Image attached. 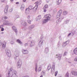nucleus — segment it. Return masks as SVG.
I'll return each mask as SVG.
<instances>
[{
    "mask_svg": "<svg viewBox=\"0 0 77 77\" xmlns=\"http://www.w3.org/2000/svg\"><path fill=\"white\" fill-rule=\"evenodd\" d=\"M45 17L47 20H50V18H51V15L49 14H48L45 16Z\"/></svg>",
    "mask_w": 77,
    "mask_h": 77,
    "instance_id": "f257e3e1",
    "label": "nucleus"
},
{
    "mask_svg": "<svg viewBox=\"0 0 77 77\" xmlns=\"http://www.w3.org/2000/svg\"><path fill=\"white\" fill-rule=\"evenodd\" d=\"M35 4L36 5L34 8V9H35V10H36V9H37V8H38V5H39V2H37L35 3Z\"/></svg>",
    "mask_w": 77,
    "mask_h": 77,
    "instance_id": "f03ea898",
    "label": "nucleus"
},
{
    "mask_svg": "<svg viewBox=\"0 0 77 77\" xmlns=\"http://www.w3.org/2000/svg\"><path fill=\"white\" fill-rule=\"evenodd\" d=\"M62 10H60L59 11L57 15V18H59L60 17V16L62 14Z\"/></svg>",
    "mask_w": 77,
    "mask_h": 77,
    "instance_id": "7ed1b4c3",
    "label": "nucleus"
},
{
    "mask_svg": "<svg viewBox=\"0 0 77 77\" xmlns=\"http://www.w3.org/2000/svg\"><path fill=\"white\" fill-rule=\"evenodd\" d=\"M22 51L23 54H28V53H29L28 51H27V50L23 49L22 50Z\"/></svg>",
    "mask_w": 77,
    "mask_h": 77,
    "instance_id": "20e7f679",
    "label": "nucleus"
},
{
    "mask_svg": "<svg viewBox=\"0 0 77 77\" xmlns=\"http://www.w3.org/2000/svg\"><path fill=\"white\" fill-rule=\"evenodd\" d=\"M6 43L5 42H3L2 44L3 48H5L6 47Z\"/></svg>",
    "mask_w": 77,
    "mask_h": 77,
    "instance_id": "39448f33",
    "label": "nucleus"
},
{
    "mask_svg": "<svg viewBox=\"0 0 77 77\" xmlns=\"http://www.w3.org/2000/svg\"><path fill=\"white\" fill-rule=\"evenodd\" d=\"M54 65L53 66H54V68H52L51 69V72L52 73H54V70H55V68H54Z\"/></svg>",
    "mask_w": 77,
    "mask_h": 77,
    "instance_id": "423d86ee",
    "label": "nucleus"
},
{
    "mask_svg": "<svg viewBox=\"0 0 77 77\" xmlns=\"http://www.w3.org/2000/svg\"><path fill=\"white\" fill-rule=\"evenodd\" d=\"M5 9L4 10V12L5 13V14H6V13H7V12H8V6H7L5 7Z\"/></svg>",
    "mask_w": 77,
    "mask_h": 77,
    "instance_id": "0eeeda50",
    "label": "nucleus"
},
{
    "mask_svg": "<svg viewBox=\"0 0 77 77\" xmlns=\"http://www.w3.org/2000/svg\"><path fill=\"white\" fill-rule=\"evenodd\" d=\"M21 64H22V61L21 60H19L17 63V65L18 66H19V65L21 66Z\"/></svg>",
    "mask_w": 77,
    "mask_h": 77,
    "instance_id": "6e6552de",
    "label": "nucleus"
},
{
    "mask_svg": "<svg viewBox=\"0 0 77 77\" xmlns=\"http://www.w3.org/2000/svg\"><path fill=\"white\" fill-rule=\"evenodd\" d=\"M61 2H62V0H58V1H56V3L57 5H59Z\"/></svg>",
    "mask_w": 77,
    "mask_h": 77,
    "instance_id": "1a4fd4ad",
    "label": "nucleus"
},
{
    "mask_svg": "<svg viewBox=\"0 0 77 77\" xmlns=\"http://www.w3.org/2000/svg\"><path fill=\"white\" fill-rule=\"evenodd\" d=\"M73 52L75 54H77V48H75L73 50Z\"/></svg>",
    "mask_w": 77,
    "mask_h": 77,
    "instance_id": "9d476101",
    "label": "nucleus"
},
{
    "mask_svg": "<svg viewBox=\"0 0 77 77\" xmlns=\"http://www.w3.org/2000/svg\"><path fill=\"white\" fill-rule=\"evenodd\" d=\"M72 73L74 75H77V73L74 71H72Z\"/></svg>",
    "mask_w": 77,
    "mask_h": 77,
    "instance_id": "9b49d317",
    "label": "nucleus"
},
{
    "mask_svg": "<svg viewBox=\"0 0 77 77\" xmlns=\"http://www.w3.org/2000/svg\"><path fill=\"white\" fill-rule=\"evenodd\" d=\"M20 9L21 10H23L24 9V5L23 4L22 5Z\"/></svg>",
    "mask_w": 77,
    "mask_h": 77,
    "instance_id": "f8f14e48",
    "label": "nucleus"
},
{
    "mask_svg": "<svg viewBox=\"0 0 77 77\" xmlns=\"http://www.w3.org/2000/svg\"><path fill=\"white\" fill-rule=\"evenodd\" d=\"M17 42H18L19 44H22V42H21V41H20L19 39L17 40Z\"/></svg>",
    "mask_w": 77,
    "mask_h": 77,
    "instance_id": "ddd939ff",
    "label": "nucleus"
},
{
    "mask_svg": "<svg viewBox=\"0 0 77 77\" xmlns=\"http://www.w3.org/2000/svg\"><path fill=\"white\" fill-rule=\"evenodd\" d=\"M47 19L44 20L43 21V23H47Z\"/></svg>",
    "mask_w": 77,
    "mask_h": 77,
    "instance_id": "4468645a",
    "label": "nucleus"
},
{
    "mask_svg": "<svg viewBox=\"0 0 77 77\" xmlns=\"http://www.w3.org/2000/svg\"><path fill=\"white\" fill-rule=\"evenodd\" d=\"M68 14V12L66 11H64L63 12V15H66Z\"/></svg>",
    "mask_w": 77,
    "mask_h": 77,
    "instance_id": "2eb2a0df",
    "label": "nucleus"
},
{
    "mask_svg": "<svg viewBox=\"0 0 77 77\" xmlns=\"http://www.w3.org/2000/svg\"><path fill=\"white\" fill-rule=\"evenodd\" d=\"M48 70H50L51 69V65H49L48 66Z\"/></svg>",
    "mask_w": 77,
    "mask_h": 77,
    "instance_id": "dca6fc26",
    "label": "nucleus"
},
{
    "mask_svg": "<svg viewBox=\"0 0 77 77\" xmlns=\"http://www.w3.org/2000/svg\"><path fill=\"white\" fill-rule=\"evenodd\" d=\"M33 8V7L32 6H29V9H32Z\"/></svg>",
    "mask_w": 77,
    "mask_h": 77,
    "instance_id": "f3484780",
    "label": "nucleus"
},
{
    "mask_svg": "<svg viewBox=\"0 0 77 77\" xmlns=\"http://www.w3.org/2000/svg\"><path fill=\"white\" fill-rule=\"evenodd\" d=\"M44 8H48V5L46 4L45 5Z\"/></svg>",
    "mask_w": 77,
    "mask_h": 77,
    "instance_id": "a211bd4d",
    "label": "nucleus"
},
{
    "mask_svg": "<svg viewBox=\"0 0 77 77\" xmlns=\"http://www.w3.org/2000/svg\"><path fill=\"white\" fill-rule=\"evenodd\" d=\"M69 74H68V72L65 75V77H69Z\"/></svg>",
    "mask_w": 77,
    "mask_h": 77,
    "instance_id": "6ab92c4d",
    "label": "nucleus"
},
{
    "mask_svg": "<svg viewBox=\"0 0 77 77\" xmlns=\"http://www.w3.org/2000/svg\"><path fill=\"white\" fill-rule=\"evenodd\" d=\"M57 73H58V72L57 71L55 72V76H56L57 75Z\"/></svg>",
    "mask_w": 77,
    "mask_h": 77,
    "instance_id": "aec40b11",
    "label": "nucleus"
},
{
    "mask_svg": "<svg viewBox=\"0 0 77 77\" xmlns=\"http://www.w3.org/2000/svg\"><path fill=\"white\" fill-rule=\"evenodd\" d=\"M28 23L29 24H31V20H28Z\"/></svg>",
    "mask_w": 77,
    "mask_h": 77,
    "instance_id": "412c9836",
    "label": "nucleus"
},
{
    "mask_svg": "<svg viewBox=\"0 0 77 77\" xmlns=\"http://www.w3.org/2000/svg\"><path fill=\"white\" fill-rule=\"evenodd\" d=\"M38 70L39 71H41V67H39L38 69Z\"/></svg>",
    "mask_w": 77,
    "mask_h": 77,
    "instance_id": "4be33fe9",
    "label": "nucleus"
},
{
    "mask_svg": "<svg viewBox=\"0 0 77 77\" xmlns=\"http://www.w3.org/2000/svg\"><path fill=\"white\" fill-rule=\"evenodd\" d=\"M17 29V28H16V27H15L14 26H13V29L14 30L16 29Z\"/></svg>",
    "mask_w": 77,
    "mask_h": 77,
    "instance_id": "5701e85b",
    "label": "nucleus"
},
{
    "mask_svg": "<svg viewBox=\"0 0 77 77\" xmlns=\"http://www.w3.org/2000/svg\"><path fill=\"white\" fill-rule=\"evenodd\" d=\"M31 27V29H33L34 28V25H32Z\"/></svg>",
    "mask_w": 77,
    "mask_h": 77,
    "instance_id": "b1692460",
    "label": "nucleus"
},
{
    "mask_svg": "<svg viewBox=\"0 0 77 77\" xmlns=\"http://www.w3.org/2000/svg\"><path fill=\"white\" fill-rule=\"evenodd\" d=\"M31 44H33L32 46H33L35 45V43L31 42Z\"/></svg>",
    "mask_w": 77,
    "mask_h": 77,
    "instance_id": "393cba45",
    "label": "nucleus"
},
{
    "mask_svg": "<svg viewBox=\"0 0 77 77\" xmlns=\"http://www.w3.org/2000/svg\"><path fill=\"white\" fill-rule=\"evenodd\" d=\"M40 43L41 44V43H43V40H41L40 41Z\"/></svg>",
    "mask_w": 77,
    "mask_h": 77,
    "instance_id": "a878e982",
    "label": "nucleus"
},
{
    "mask_svg": "<svg viewBox=\"0 0 77 77\" xmlns=\"http://www.w3.org/2000/svg\"><path fill=\"white\" fill-rule=\"evenodd\" d=\"M74 61H75L76 62L77 61V57L75 58L74 59Z\"/></svg>",
    "mask_w": 77,
    "mask_h": 77,
    "instance_id": "bb28decb",
    "label": "nucleus"
},
{
    "mask_svg": "<svg viewBox=\"0 0 77 77\" xmlns=\"http://www.w3.org/2000/svg\"><path fill=\"white\" fill-rule=\"evenodd\" d=\"M1 31L2 32H3V31H4V28H2V29H1Z\"/></svg>",
    "mask_w": 77,
    "mask_h": 77,
    "instance_id": "cd10ccee",
    "label": "nucleus"
},
{
    "mask_svg": "<svg viewBox=\"0 0 77 77\" xmlns=\"http://www.w3.org/2000/svg\"><path fill=\"white\" fill-rule=\"evenodd\" d=\"M67 54V52H64V56H65V55H66Z\"/></svg>",
    "mask_w": 77,
    "mask_h": 77,
    "instance_id": "c85d7f7f",
    "label": "nucleus"
},
{
    "mask_svg": "<svg viewBox=\"0 0 77 77\" xmlns=\"http://www.w3.org/2000/svg\"><path fill=\"white\" fill-rule=\"evenodd\" d=\"M44 12H47V10L45 9L44 10Z\"/></svg>",
    "mask_w": 77,
    "mask_h": 77,
    "instance_id": "c756f323",
    "label": "nucleus"
},
{
    "mask_svg": "<svg viewBox=\"0 0 77 77\" xmlns=\"http://www.w3.org/2000/svg\"><path fill=\"white\" fill-rule=\"evenodd\" d=\"M4 18L5 19H8V17L6 16H5L4 17Z\"/></svg>",
    "mask_w": 77,
    "mask_h": 77,
    "instance_id": "7c9ffc66",
    "label": "nucleus"
},
{
    "mask_svg": "<svg viewBox=\"0 0 77 77\" xmlns=\"http://www.w3.org/2000/svg\"><path fill=\"white\" fill-rule=\"evenodd\" d=\"M14 30H15V32H17V29H14Z\"/></svg>",
    "mask_w": 77,
    "mask_h": 77,
    "instance_id": "2f4dec72",
    "label": "nucleus"
},
{
    "mask_svg": "<svg viewBox=\"0 0 77 77\" xmlns=\"http://www.w3.org/2000/svg\"><path fill=\"white\" fill-rule=\"evenodd\" d=\"M23 26H26V23H24L23 24Z\"/></svg>",
    "mask_w": 77,
    "mask_h": 77,
    "instance_id": "473e14b6",
    "label": "nucleus"
},
{
    "mask_svg": "<svg viewBox=\"0 0 77 77\" xmlns=\"http://www.w3.org/2000/svg\"><path fill=\"white\" fill-rule=\"evenodd\" d=\"M30 16H27V18H28V19H29L30 18Z\"/></svg>",
    "mask_w": 77,
    "mask_h": 77,
    "instance_id": "72a5a7b5",
    "label": "nucleus"
},
{
    "mask_svg": "<svg viewBox=\"0 0 77 77\" xmlns=\"http://www.w3.org/2000/svg\"><path fill=\"white\" fill-rule=\"evenodd\" d=\"M35 69V71H36V70H37V67H36Z\"/></svg>",
    "mask_w": 77,
    "mask_h": 77,
    "instance_id": "f704fd0d",
    "label": "nucleus"
},
{
    "mask_svg": "<svg viewBox=\"0 0 77 77\" xmlns=\"http://www.w3.org/2000/svg\"><path fill=\"white\" fill-rule=\"evenodd\" d=\"M71 33H69V34H68V36H69L70 35H71Z\"/></svg>",
    "mask_w": 77,
    "mask_h": 77,
    "instance_id": "c9c22d12",
    "label": "nucleus"
},
{
    "mask_svg": "<svg viewBox=\"0 0 77 77\" xmlns=\"http://www.w3.org/2000/svg\"><path fill=\"white\" fill-rule=\"evenodd\" d=\"M16 4H17V5H18V4H19V2H17L16 3Z\"/></svg>",
    "mask_w": 77,
    "mask_h": 77,
    "instance_id": "e433bc0d",
    "label": "nucleus"
},
{
    "mask_svg": "<svg viewBox=\"0 0 77 77\" xmlns=\"http://www.w3.org/2000/svg\"><path fill=\"white\" fill-rule=\"evenodd\" d=\"M26 1V0H23V2H25Z\"/></svg>",
    "mask_w": 77,
    "mask_h": 77,
    "instance_id": "4c0bfd02",
    "label": "nucleus"
},
{
    "mask_svg": "<svg viewBox=\"0 0 77 77\" xmlns=\"http://www.w3.org/2000/svg\"><path fill=\"white\" fill-rule=\"evenodd\" d=\"M1 44H2V42H1V41H0V45H1Z\"/></svg>",
    "mask_w": 77,
    "mask_h": 77,
    "instance_id": "58836bf2",
    "label": "nucleus"
},
{
    "mask_svg": "<svg viewBox=\"0 0 77 77\" xmlns=\"http://www.w3.org/2000/svg\"><path fill=\"white\" fill-rule=\"evenodd\" d=\"M27 9H26V12H27Z\"/></svg>",
    "mask_w": 77,
    "mask_h": 77,
    "instance_id": "ea45409f",
    "label": "nucleus"
},
{
    "mask_svg": "<svg viewBox=\"0 0 77 77\" xmlns=\"http://www.w3.org/2000/svg\"><path fill=\"white\" fill-rule=\"evenodd\" d=\"M14 0H10L11 2H13Z\"/></svg>",
    "mask_w": 77,
    "mask_h": 77,
    "instance_id": "a19ab883",
    "label": "nucleus"
},
{
    "mask_svg": "<svg viewBox=\"0 0 77 77\" xmlns=\"http://www.w3.org/2000/svg\"><path fill=\"white\" fill-rule=\"evenodd\" d=\"M9 52H10V51L9 50L7 52V53H9Z\"/></svg>",
    "mask_w": 77,
    "mask_h": 77,
    "instance_id": "79ce46f5",
    "label": "nucleus"
},
{
    "mask_svg": "<svg viewBox=\"0 0 77 77\" xmlns=\"http://www.w3.org/2000/svg\"><path fill=\"white\" fill-rule=\"evenodd\" d=\"M2 28V26H0V29Z\"/></svg>",
    "mask_w": 77,
    "mask_h": 77,
    "instance_id": "37998d69",
    "label": "nucleus"
},
{
    "mask_svg": "<svg viewBox=\"0 0 77 77\" xmlns=\"http://www.w3.org/2000/svg\"><path fill=\"white\" fill-rule=\"evenodd\" d=\"M40 77H43V76L42 75H41Z\"/></svg>",
    "mask_w": 77,
    "mask_h": 77,
    "instance_id": "c03bdc74",
    "label": "nucleus"
},
{
    "mask_svg": "<svg viewBox=\"0 0 77 77\" xmlns=\"http://www.w3.org/2000/svg\"><path fill=\"white\" fill-rule=\"evenodd\" d=\"M38 17H41V15H39L38 16Z\"/></svg>",
    "mask_w": 77,
    "mask_h": 77,
    "instance_id": "a18cd8bd",
    "label": "nucleus"
},
{
    "mask_svg": "<svg viewBox=\"0 0 77 77\" xmlns=\"http://www.w3.org/2000/svg\"><path fill=\"white\" fill-rule=\"evenodd\" d=\"M0 77H2V76H1V75H0Z\"/></svg>",
    "mask_w": 77,
    "mask_h": 77,
    "instance_id": "49530a36",
    "label": "nucleus"
},
{
    "mask_svg": "<svg viewBox=\"0 0 77 77\" xmlns=\"http://www.w3.org/2000/svg\"><path fill=\"white\" fill-rule=\"evenodd\" d=\"M73 0H70V1H73Z\"/></svg>",
    "mask_w": 77,
    "mask_h": 77,
    "instance_id": "de8ad7c7",
    "label": "nucleus"
},
{
    "mask_svg": "<svg viewBox=\"0 0 77 77\" xmlns=\"http://www.w3.org/2000/svg\"><path fill=\"white\" fill-rule=\"evenodd\" d=\"M26 77H29V76H26Z\"/></svg>",
    "mask_w": 77,
    "mask_h": 77,
    "instance_id": "09e8293b",
    "label": "nucleus"
},
{
    "mask_svg": "<svg viewBox=\"0 0 77 77\" xmlns=\"http://www.w3.org/2000/svg\"><path fill=\"white\" fill-rule=\"evenodd\" d=\"M32 0V1H35V0Z\"/></svg>",
    "mask_w": 77,
    "mask_h": 77,
    "instance_id": "8fccbe9b",
    "label": "nucleus"
},
{
    "mask_svg": "<svg viewBox=\"0 0 77 77\" xmlns=\"http://www.w3.org/2000/svg\"><path fill=\"white\" fill-rule=\"evenodd\" d=\"M4 33V32H2L1 33Z\"/></svg>",
    "mask_w": 77,
    "mask_h": 77,
    "instance_id": "3c124183",
    "label": "nucleus"
},
{
    "mask_svg": "<svg viewBox=\"0 0 77 77\" xmlns=\"http://www.w3.org/2000/svg\"><path fill=\"white\" fill-rule=\"evenodd\" d=\"M28 12H29V10L28 11Z\"/></svg>",
    "mask_w": 77,
    "mask_h": 77,
    "instance_id": "603ef678",
    "label": "nucleus"
},
{
    "mask_svg": "<svg viewBox=\"0 0 77 77\" xmlns=\"http://www.w3.org/2000/svg\"><path fill=\"white\" fill-rule=\"evenodd\" d=\"M42 73H43V72H42L41 74H42Z\"/></svg>",
    "mask_w": 77,
    "mask_h": 77,
    "instance_id": "864d4df0",
    "label": "nucleus"
},
{
    "mask_svg": "<svg viewBox=\"0 0 77 77\" xmlns=\"http://www.w3.org/2000/svg\"><path fill=\"white\" fill-rule=\"evenodd\" d=\"M60 58H61V57H60Z\"/></svg>",
    "mask_w": 77,
    "mask_h": 77,
    "instance_id": "5fc2aeb1",
    "label": "nucleus"
},
{
    "mask_svg": "<svg viewBox=\"0 0 77 77\" xmlns=\"http://www.w3.org/2000/svg\"><path fill=\"white\" fill-rule=\"evenodd\" d=\"M44 73V74H45V73Z\"/></svg>",
    "mask_w": 77,
    "mask_h": 77,
    "instance_id": "6e6d98bb",
    "label": "nucleus"
},
{
    "mask_svg": "<svg viewBox=\"0 0 77 77\" xmlns=\"http://www.w3.org/2000/svg\"><path fill=\"white\" fill-rule=\"evenodd\" d=\"M8 74H9V73Z\"/></svg>",
    "mask_w": 77,
    "mask_h": 77,
    "instance_id": "4d7b16f0",
    "label": "nucleus"
}]
</instances>
